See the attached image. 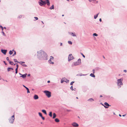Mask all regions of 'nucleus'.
Segmentation results:
<instances>
[{
    "label": "nucleus",
    "mask_w": 127,
    "mask_h": 127,
    "mask_svg": "<svg viewBox=\"0 0 127 127\" xmlns=\"http://www.w3.org/2000/svg\"><path fill=\"white\" fill-rule=\"evenodd\" d=\"M16 67H17L16 68H18V64H16Z\"/></svg>",
    "instance_id": "obj_52"
},
{
    "label": "nucleus",
    "mask_w": 127,
    "mask_h": 127,
    "mask_svg": "<svg viewBox=\"0 0 127 127\" xmlns=\"http://www.w3.org/2000/svg\"><path fill=\"white\" fill-rule=\"evenodd\" d=\"M22 17V16L21 15H20V16H19L18 17L19 18H21Z\"/></svg>",
    "instance_id": "obj_50"
},
{
    "label": "nucleus",
    "mask_w": 127,
    "mask_h": 127,
    "mask_svg": "<svg viewBox=\"0 0 127 127\" xmlns=\"http://www.w3.org/2000/svg\"><path fill=\"white\" fill-rule=\"evenodd\" d=\"M23 86L24 87H25L26 88V89L27 90V93H30V92L29 91V89H28V88L27 87H26L24 85H23Z\"/></svg>",
    "instance_id": "obj_14"
},
{
    "label": "nucleus",
    "mask_w": 127,
    "mask_h": 127,
    "mask_svg": "<svg viewBox=\"0 0 127 127\" xmlns=\"http://www.w3.org/2000/svg\"><path fill=\"white\" fill-rule=\"evenodd\" d=\"M86 75V74H82V73H80V74H77L76 75V76H85Z\"/></svg>",
    "instance_id": "obj_17"
},
{
    "label": "nucleus",
    "mask_w": 127,
    "mask_h": 127,
    "mask_svg": "<svg viewBox=\"0 0 127 127\" xmlns=\"http://www.w3.org/2000/svg\"><path fill=\"white\" fill-rule=\"evenodd\" d=\"M81 59H79L77 61L73 63V64H74V66H76L80 64L81 63Z\"/></svg>",
    "instance_id": "obj_5"
},
{
    "label": "nucleus",
    "mask_w": 127,
    "mask_h": 127,
    "mask_svg": "<svg viewBox=\"0 0 127 127\" xmlns=\"http://www.w3.org/2000/svg\"><path fill=\"white\" fill-rule=\"evenodd\" d=\"M2 31V32H1V33H2V34H3V35L4 36H5V33H4V32L2 31Z\"/></svg>",
    "instance_id": "obj_38"
},
{
    "label": "nucleus",
    "mask_w": 127,
    "mask_h": 127,
    "mask_svg": "<svg viewBox=\"0 0 127 127\" xmlns=\"http://www.w3.org/2000/svg\"><path fill=\"white\" fill-rule=\"evenodd\" d=\"M99 21L100 22H101V18H100L99 19Z\"/></svg>",
    "instance_id": "obj_54"
},
{
    "label": "nucleus",
    "mask_w": 127,
    "mask_h": 127,
    "mask_svg": "<svg viewBox=\"0 0 127 127\" xmlns=\"http://www.w3.org/2000/svg\"><path fill=\"white\" fill-rule=\"evenodd\" d=\"M71 125L75 127H77L79 126L78 124L76 122H73L72 124Z\"/></svg>",
    "instance_id": "obj_8"
},
{
    "label": "nucleus",
    "mask_w": 127,
    "mask_h": 127,
    "mask_svg": "<svg viewBox=\"0 0 127 127\" xmlns=\"http://www.w3.org/2000/svg\"><path fill=\"white\" fill-rule=\"evenodd\" d=\"M37 57L39 59L45 60L48 59V56L44 51L40 50L37 52Z\"/></svg>",
    "instance_id": "obj_1"
},
{
    "label": "nucleus",
    "mask_w": 127,
    "mask_h": 127,
    "mask_svg": "<svg viewBox=\"0 0 127 127\" xmlns=\"http://www.w3.org/2000/svg\"><path fill=\"white\" fill-rule=\"evenodd\" d=\"M93 35L94 36H98V34L96 33H95L93 34Z\"/></svg>",
    "instance_id": "obj_37"
},
{
    "label": "nucleus",
    "mask_w": 127,
    "mask_h": 127,
    "mask_svg": "<svg viewBox=\"0 0 127 127\" xmlns=\"http://www.w3.org/2000/svg\"><path fill=\"white\" fill-rule=\"evenodd\" d=\"M123 80V79L122 78H121L117 80V86L119 88H121L122 86L123 85V83H122Z\"/></svg>",
    "instance_id": "obj_2"
},
{
    "label": "nucleus",
    "mask_w": 127,
    "mask_h": 127,
    "mask_svg": "<svg viewBox=\"0 0 127 127\" xmlns=\"http://www.w3.org/2000/svg\"><path fill=\"white\" fill-rule=\"evenodd\" d=\"M94 101V99L92 98H90L88 100V101L90 102H92Z\"/></svg>",
    "instance_id": "obj_16"
},
{
    "label": "nucleus",
    "mask_w": 127,
    "mask_h": 127,
    "mask_svg": "<svg viewBox=\"0 0 127 127\" xmlns=\"http://www.w3.org/2000/svg\"><path fill=\"white\" fill-rule=\"evenodd\" d=\"M42 112L43 113H44L46 115L47 114V113L46 111L45 110H42Z\"/></svg>",
    "instance_id": "obj_20"
},
{
    "label": "nucleus",
    "mask_w": 127,
    "mask_h": 127,
    "mask_svg": "<svg viewBox=\"0 0 127 127\" xmlns=\"http://www.w3.org/2000/svg\"><path fill=\"white\" fill-rule=\"evenodd\" d=\"M39 4L41 6L45 5L46 3V2L45 1L42 0H41V2H38Z\"/></svg>",
    "instance_id": "obj_6"
},
{
    "label": "nucleus",
    "mask_w": 127,
    "mask_h": 127,
    "mask_svg": "<svg viewBox=\"0 0 127 127\" xmlns=\"http://www.w3.org/2000/svg\"><path fill=\"white\" fill-rule=\"evenodd\" d=\"M14 116L13 115L9 119V122L11 124H13L14 121Z\"/></svg>",
    "instance_id": "obj_4"
},
{
    "label": "nucleus",
    "mask_w": 127,
    "mask_h": 127,
    "mask_svg": "<svg viewBox=\"0 0 127 127\" xmlns=\"http://www.w3.org/2000/svg\"><path fill=\"white\" fill-rule=\"evenodd\" d=\"M81 55L84 58H85V56L83 54V53H81Z\"/></svg>",
    "instance_id": "obj_44"
},
{
    "label": "nucleus",
    "mask_w": 127,
    "mask_h": 127,
    "mask_svg": "<svg viewBox=\"0 0 127 127\" xmlns=\"http://www.w3.org/2000/svg\"><path fill=\"white\" fill-rule=\"evenodd\" d=\"M99 13H98L96 15H95L94 16V18L95 19H96L98 15L99 14Z\"/></svg>",
    "instance_id": "obj_18"
},
{
    "label": "nucleus",
    "mask_w": 127,
    "mask_h": 127,
    "mask_svg": "<svg viewBox=\"0 0 127 127\" xmlns=\"http://www.w3.org/2000/svg\"><path fill=\"white\" fill-rule=\"evenodd\" d=\"M7 51V50H6L1 49V52L4 55H5L6 54Z\"/></svg>",
    "instance_id": "obj_9"
},
{
    "label": "nucleus",
    "mask_w": 127,
    "mask_h": 127,
    "mask_svg": "<svg viewBox=\"0 0 127 127\" xmlns=\"http://www.w3.org/2000/svg\"><path fill=\"white\" fill-rule=\"evenodd\" d=\"M6 59L8 61H9V58H8V57H7L6 58Z\"/></svg>",
    "instance_id": "obj_47"
},
{
    "label": "nucleus",
    "mask_w": 127,
    "mask_h": 127,
    "mask_svg": "<svg viewBox=\"0 0 127 127\" xmlns=\"http://www.w3.org/2000/svg\"><path fill=\"white\" fill-rule=\"evenodd\" d=\"M70 89L72 91H73L74 90L73 89V87L72 86H71V87H70Z\"/></svg>",
    "instance_id": "obj_40"
},
{
    "label": "nucleus",
    "mask_w": 127,
    "mask_h": 127,
    "mask_svg": "<svg viewBox=\"0 0 127 127\" xmlns=\"http://www.w3.org/2000/svg\"><path fill=\"white\" fill-rule=\"evenodd\" d=\"M49 115L51 117H52V112H50L49 113Z\"/></svg>",
    "instance_id": "obj_28"
},
{
    "label": "nucleus",
    "mask_w": 127,
    "mask_h": 127,
    "mask_svg": "<svg viewBox=\"0 0 127 127\" xmlns=\"http://www.w3.org/2000/svg\"><path fill=\"white\" fill-rule=\"evenodd\" d=\"M93 73H95V70L94 69H93Z\"/></svg>",
    "instance_id": "obj_48"
},
{
    "label": "nucleus",
    "mask_w": 127,
    "mask_h": 127,
    "mask_svg": "<svg viewBox=\"0 0 127 127\" xmlns=\"http://www.w3.org/2000/svg\"><path fill=\"white\" fill-rule=\"evenodd\" d=\"M18 63H20L22 65V64L23 63H25V62H19Z\"/></svg>",
    "instance_id": "obj_29"
},
{
    "label": "nucleus",
    "mask_w": 127,
    "mask_h": 127,
    "mask_svg": "<svg viewBox=\"0 0 127 127\" xmlns=\"http://www.w3.org/2000/svg\"><path fill=\"white\" fill-rule=\"evenodd\" d=\"M30 74H28V76H30Z\"/></svg>",
    "instance_id": "obj_62"
},
{
    "label": "nucleus",
    "mask_w": 127,
    "mask_h": 127,
    "mask_svg": "<svg viewBox=\"0 0 127 127\" xmlns=\"http://www.w3.org/2000/svg\"><path fill=\"white\" fill-rule=\"evenodd\" d=\"M50 82V81L49 80V81H47L48 83H49Z\"/></svg>",
    "instance_id": "obj_59"
},
{
    "label": "nucleus",
    "mask_w": 127,
    "mask_h": 127,
    "mask_svg": "<svg viewBox=\"0 0 127 127\" xmlns=\"http://www.w3.org/2000/svg\"><path fill=\"white\" fill-rule=\"evenodd\" d=\"M14 51V54H13L12 55L13 56H14V55H15L16 54V52L15 51Z\"/></svg>",
    "instance_id": "obj_36"
},
{
    "label": "nucleus",
    "mask_w": 127,
    "mask_h": 127,
    "mask_svg": "<svg viewBox=\"0 0 127 127\" xmlns=\"http://www.w3.org/2000/svg\"><path fill=\"white\" fill-rule=\"evenodd\" d=\"M9 62L10 64H11L12 65H13L14 63L13 62H11V61H9Z\"/></svg>",
    "instance_id": "obj_30"
},
{
    "label": "nucleus",
    "mask_w": 127,
    "mask_h": 127,
    "mask_svg": "<svg viewBox=\"0 0 127 127\" xmlns=\"http://www.w3.org/2000/svg\"><path fill=\"white\" fill-rule=\"evenodd\" d=\"M63 79H64V80H64L65 82H66L67 83H68L69 82V80H68L67 79V78H65V77L63 78Z\"/></svg>",
    "instance_id": "obj_12"
},
{
    "label": "nucleus",
    "mask_w": 127,
    "mask_h": 127,
    "mask_svg": "<svg viewBox=\"0 0 127 127\" xmlns=\"http://www.w3.org/2000/svg\"><path fill=\"white\" fill-rule=\"evenodd\" d=\"M71 111V110H68V109L66 110V111L68 112H70V111Z\"/></svg>",
    "instance_id": "obj_46"
},
{
    "label": "nucleus",
    "mask_w": 127,
    "mask_h": 127,
    "mask_svg": "<svg viewBox=\"0 0 127 127\" xmlns=\"http://www.w3.org/2000/svg\"><path fill=\"white\" fill-rule=\"evenodd\" d=\"M3 62L5 65H6L7 64H6V63L5 61H3Z\"/></svg>",
    "instance_id": "obj_51"
},
{
    "label": "nucleus",
    "mask_w": 127,
    "mask_h": 127,
    "mask_svg": "<svg viewBox=\"0 0 127 127\" xmlns=\"http://www.w3.org/2000/svg\"><path fill=\"white\" fill-rule=\"evenodd\" d=\"M69 34L72 35L73 36H76V35L75 34V33H73L72 32H69Z\"/></svg>",
    "instance_id": "obj_13"
},
{
    "label": "nucleus",
    "mask_w": 127,
    "mask_h": 127,
    "mask_svg": "<svg viewBox=\"0 0 127 127\" xmlns=\"http://www.w3.org/2000/svg\"><path fill=\"white\" fill-rule=\"evenodd\" d=\"M56 114L55 113H53V118L54 119L56 117Z\"/></svg>",
    "instance_id": "obj_19"
},
{
    "label": "nucleus",
    "mask_w": 127,
    "mask_h": 127,
    "mask_svg": "<svg viewBox=\"0 0 127 127\" xmlns=\"http://www.w3.org/2000/svg\"><path fill=\"white\" fill-rule=\"evenodd\" d=\"M74 81H72L71 82V83H70V85H73V84L74 83Z\"/></svg>",
    "instance_id": "obj_39"
},
{
    "label": "nucleus",
    "mask_w": 127,
    "mask_h": 127,
    "mask_svg": "<svg viewBox=\"0 0 127 127\" xmlns=\"http://www.w3.org/2000/svg\"><path fill=\"white\" fill-rule=\"evenodd\" d=\"M52 61V60H51V59H50L49 60L48 62L49 63L52 64H54V63Z\"/></svg>",
    "instance_id": "obj_15"
},
{
    "label": "nucleus",
    "mask_w": 127,
    "mask_h": 127,
    "mask_svg": "<svg viewBox=\"0 0 127 127\" xmlns=\"http://www.w3.org/2000/svg\"><path fill=\"white\" fill-rule=\"evenodd\" d=\"M126 115H122V116H123V117H124V116H126Z\"/></svg>",
    "instance_id": "obj_60"
},
{
    "label": "nucleus",
    "mask_w": 127,
    "mask_h": 127,
    "mask_svg": "<svg viewBox=\"0 0 127 127\" xmlns=\"http://www.w3.org/2000/svg\"><path fill=\"white\" fill-rule=\"evenodd\" d=\"M54 58L52 56H51L50 57V59H51V60H53Z\"/></svg>",
    "instance_id": "obj_34"
},
{
    "label": "nucleus",
    "mask_w": 127,
    "mask_h": 127,
    "mask_svg": "<svg viewBox=\"0 0 127 127\" xmlns=\"http://www.w3.org/2000/svg\"><path fill=\"white\" fill-rule=\"evenodd\" d=\"M18 68H16L15 69V71H18Z\"/></svg>",
    "instance_id": "obj_55"
},
{
    "label": "nucleus",
    "mask_w": 127,
    "mask_h": 127,
    "mask_svg": "<svg viewBox=\"0 0 127 127\" xmlns=\"http://www.w3.org/2000/svg\"><path fill=\"white\" fill-rule=\"evenodd\" d=\"M18 72V71H15V73L17 74Z\"/></svg>",
    "instance_id": "obj_56"
},
{
    "label": "nucleus",
    "mask_w": 127,
    "mask_h": 127,
    "mask_svg": "<svg viewBox=\"0 0 127 127\" xmlns=\"http://www.w3.org/2000/svg\"><path fill=\"white\" fill-rule=\"evenodd\" d=\"M0 28H1V29H2V31L3 30V28L2 26H0Z\"/></svg>",
    "instance_id": "obj_42"
},
{
    "label": "nucleus",
    "mask_w": 127,
    "mask_h": 127,
    "mask_svg": "<svg viewBox=\"0 0 127 127\" xmlns=\"http://www.w3.org/2000/svg\"><path fill=\"white\" fill-rule=\"evenodd\" d=\"M62 43H61L60 45V46H62Z\"/></svg>",
    "instance_id": "obj_57"
},
{
    "label": "nucleus",
    "mask_w": 127,
    "mask_h": 127,
    "mask_svg": "<svg viewBox=\"0 0 127 127\" xmlns=\"http://www.w3.org/2000/svg\"><path fill=\"white\" fill-rule=\"evenodd\" d=\"M13 51H14V50H13L12 51L11 50H10L9 51V54H10V55L12 54L13 53Z\"/></svg>",
    "instance_id": "obj_24"
},
{
    "label": "nucleus",
    "mask_w": 127,
    "mask_h": 127,
    "mask_svg": "<svg viewBox=\"0 0 127 127\" xmlns=\"http://www.w3.org/2000/svg\"><path fill=\"white\" fill-rule=\"evenodd\" d=\"M14 61L15 62H17V63H18L19 62L17 61L16 59H14Z\"/></svg>",
    "instance_id": "obj_35"
},
{
    "label": "nucleus",
    "mask_w": 127,
    "mask_h": 127,
    "mask_svg": "<svg viewBox=\"0 0 127 127\" xmlns=\"http://www.w3.org/2000/svg\"><path fill=\"white\" fill-rule=\"evenodd\" d=\"M46 0L47 1V5L48 6L49 5L50 3V2H49V0Z\"/></svg>",
    "instance_id": "obj_23"
},
{
    "label": "nucleus",
    "mask_w": 127,
    "mask_h": 127,
    "mask_svg": "<svg viewBox=\"0 0 127 127\" xmlns=\"http://www.w3.org/2000/svg\"><path fill=\"white\" fill-rule=\"evenodd\" d=\"M33 98L34 99L36 100L39 98V97L37 95H35L33 96Z\"/></svg>",
    "instance_id": "obj_10"
},
{
    "label": "nucleus",
    "mask_w": 127,
    "mask_h": 127,
    "mask_svg": "<svg viewBox=\"0 0 127 127\" xmlns=\"http://www.w3.org/2000/svg\"><path fill=\"white\" fill-rule=\"evenodd\" d=\"M4 29H6V28L5 27H4V28H3Z\"/></svg>",
    "instance_id": "obj_58"
},
{
    "label": "nucleus",
    "mask_w": 127,
    "mask_h": 127,
    "mask_svg": "<svg viewBox=\"0 0 127 127\" xmlns=\"http://www.w3.org/2000/svg\"><path fill=\"white\" fill-rule=\"evenodd\" d=\"M102 97V95H100V97Z\"/></svg>",
    "instance_id": "obj_61"
},
{
    "label": "nucleus",
    "mask_w": 127,
    "mask_h": 127,
    "mask_svg": "<svg viewBox=\"0 0 127 127\" xmlns=\"http://www.w3.org/2000/svg\"><path fill=\"white\" fill-rule=\"evenodd\" d=\"M2 78L1 77V76H0V80H1V79Z\"/></svg>",
    "instance_id": "obj_63"
},
{
    "label": "nucleus",
    "mask_w": 127,
    "mask_h": 127,
    "mask_svg": "<svg viewBox=\"0 0 127 127\" xmlns=\"http://www.w3.org/2000/svg\"><path fill=\"white\" fill-rule=\"evenodd\" d=\"M44 92L48 97L49 98L51 96V93L50 92L48 91H45Z\"/></svg>",
    "instance_id": "obj_3"
},
{
    "label": "nucleus",
    "mask_w": 127,
    "mask_h": 127,
    "mask_svg": "<svg viewBox=\"0 0 127 127\" xmlns=\"http://www.w3.org/2000/svg\"><path fill=\"white\" fill-rule=\"evenodd\" d=\"M90 76L92 77H95V76L94 75V74L91 73L90 75Z\"/></svg>",
    "instance_id": "obj_22"
},
{
    "label": "nucleus",
    "mask_w": 127,
    "mask_h": 127,
    "mask_svg": "<svg viewBox=\"0 0 127 127\" xmlns=\"http://www.w3.org/2000/svg\"><path fill=\"white\" fill-rule=\"evenodd\" d=\"M104 104L105 106H110L109 104L106 102H105L104 103Z\"/></svg>",
    "instance_id": "obj_21"
},
{
    "label": "nucleus",
    "mask_w": 127,
    "mask_h": 127,
    "mask_svg": "<svg viewBox=\"0 0 127 127\" xmlns=\"http://www.w3.org/2000/svg\"><path fill=\"white\" fill-rule=\"evenodd\" d=\"M22 65L24 67H27V65L25 64H22Z\"/></svg>",
    "instance_id": "obj_41"
},
{
    "label": "nucleus",
    "mask_w": 127,
    "mask_h": 127,
    "mask_svg": "<svg viewBox=\"0 0 127 127\" xmlns=\"http://www.w3.org/2000/svg\"><path fill=\"white\" fill-rule=\"evenodd\" d=\"M119 116H120V117H121V115L120 114H119Z\"/></svg>",
    "instance_id": "obj_64"
},
{
    "label": "nucleus",
    "mask_w": 127,
    "mask_h": 127,
    "mask_svg": "<svg viewBox=\"0 0 127 127\" xmlns=\"http://www.w3.org/2000/svg\"><path fill=\"white\" fill-rule=\"evenodd\" d=\"M27 74L26 73L25 74L22 75V76H20V77H22L23 78H25L27 76Z\"/></svg>",
    "instance_id": "obj_11"
},
{
    "label": "nucleus",
    "mask_w": 127,
    "mask_h": 127,
    "mask_svg": "<svg viewBox=\"0 0 127 127\" xmlns=\"http://www.w3.org/2000/svg\"><path fill=\"white\" fill-rule=\"evenodd\" d=\"M34 18L36 20H37L38 19V18L37 17H34Z\"/></svg>",
    "instance_id": "obj_43"
},
{
    "label": "nucleus",
    "mask_w": 127,
    "mask_h": 127,
    "mask_svg": "<svg viewBox=\"0 0 127 127\" xmlns=\"http://www.w3.org/2000/svg\"><path fill=\"white\" fill-rule=\"evenodd\" d=\"M41 118H42V119L43 120H45V118L44 117H43V116H42V117H41Z\"/></svg>",
    "instance_id": "obj_45"
},
{
    "label": "nucleus",
    "mask_w": 127,
    "mask_h": 127,
    "mask_svg": "<svg viewBox=\"0 0 127 127\" xmlns=\"http://www.w3.org/2000/svg\"><path fill=\"white\" fill-rule=\"evenodd\" d=\"M74 59L71 54H69L68 55V61H70L71 60Z\"/></svg>",
    "instance_id": "obj_7"
},
{
    "label": "nucleus",
    "mask_w": 127,
    "mask_h": 127,
    "mask_svg": "<svg viewBox=\"0 0 127 127\" xmlns=\"http://www.w3.org/2000/svg\"><path fill=\"white\" fill-rule=\"evenodd\" d=\"M65 80L64 79H63V78L62 79L61 81V83H63V82H64Z\"/></svg>",
    "instance_id": "obj_31"
},
{
    "label": "nucleus",
    "mask_w": 127,
    "mask_h": 127,
    "mask_svg": "<svg viewBox=\"0 0 127 127\" xmlns=\"http://www.w3.org/2000/svg\"><path fill=\"white\" fill-rule=\"evenodd\" d=\"M50 9H54V5H53L52 6H51L50 8Z\"/></svg>",
    "instance_id": "obj_27"
},
{
    "label": "nucleus",
    "mask_w": 127,
    "mask_h": 127,
    "mask_svg": "<svg viewBox=\"0 0 127 127\" xmlns=\"http://www.w3.org/2000/svg\"><path fill=\"white\" fill-rule=\"evenodd\" d=\"M55 121L56 122H58L60 121L57 118H56L55 119Z\"/></svg>",
    "instance_id": "obj_25"
},
{
    "label": "nucleus",
    "mask_w": 127,
    "mask_h": 127,
    "mask_svg": "<svg viewBox=\"0 0 127 127\" xmlns=\"http://www.w3.org/2000/svg\"><path fill=\"white\" fill-rule=\"evenodd\" d=\"M124 71L125 72H127V71L126 70H124Z\"/></svg>",
    "instance_id": "obj_49"
},
{
    "label": "nucleus",
    "mask_w": 127,
    "mask_h": 127,
    "mask_svg": "<svg viewBox=\"0 0 127 127\" xmlns=\"http://www.w3.org/2000/svg\"><path fill=\"white\" fill-rule=\"evenodd\" d=\"M10 69L13 70V69L12 68H10V67H8L7 68V71H9L10 70Z\"/></svg>",
    "instance_id": "obj_26"
},
{
    "label": "nucleus",
    "mask_w": 127,
    "mask_h": 127,
    "mask_svg": "<svg viewBox=\"0 0 127 127\" xmlns=\"http://www.w3.org/2000/svg\"><path fill=\"white\" fill-rule=\"evenodd\" d=\"M38 114H39V116L41 117L42 116V114L40 112H39Z\"/></svg>",
    "instance_id": "obj_33"
},
{
    "label": "nucleus",
    "mask_w": 127,
    "mask_h": 127,
    "mask_svg": "<svg viewBox=\"0 0 127 127\" xmlns=\"http://www.w3.org/2000/svg\"><path fill=\"white\" fill-rule=\"evenodd\" d=\"M104 106L105 108H108V107L104 105Z\"/></svg>",
    "instance_id": "obj_53"
},
{
    "label": "nucleus",
    "mask_w": 127,
    "mask_h": 127,
    "mask_svg": "<svg viewBox=\"0 0 127 127\" xmlns=\"http://www.w3.org/2000/svg\"><path fill=\"white\" fill-rule=\"evenodd\" d=\"M68 42L71 45L72 44V42L71 41H68Z\"/></svg>",
    "instance_id": "obj_32"
}]
</instances>
